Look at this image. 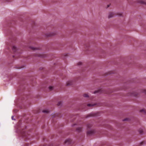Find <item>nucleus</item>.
<instances>
[{"instance_id": "nucleus-15", "label": "nucleus", "mask_w": 146, "mask_h": 146, "mask_svg": "<svg viewBox=\"0 0 146 146\" xmlns=\"http://www.w3.org/2000/svg\"><path fill=\"white\" fill-rule=\"evenodd\" d=\"M83 96L85 98H88L89 96L87 94H84Z\"/></svg>"}, {"instance_id": "nucleus-18", "label": "nucleus", "mask_w": 146, "mask_h": 146, "mask_svg": "<svg viewBox=\"0 0 146 146\" xmlns=\"http://www.w3.org/2000/svg\"><path fill=\"white\" fill-rule=\"evenodd\" d=\"M90 115L91 116H95L94 114L93 113H92L90 114Z\"/></svg>"}, {"instance_id": "nucleus-11", "label": "nucleus", "mask_w": 146, "mask_h": 146, "mask_svg": "<svg viewBox=\"0 0 146 146\" xmlns=\"http://www.w3.org/2000/svg\"><path fill=\"white\" fill-rule=\"evenodd\" d=\"M42 112H43L46 113H48L49 112V110H43Z\"/></svg>"}, {"instance_id": "nucleus-17", "label": "nucleus", "mask_w": 146, "mask_h": 146, "mask_svg": "<svg viewBox=\"0 0 146 146\" xmlns=\"http://www.w3.org/2000/svg\"><path fill=\"white\" fill-rule=\"evenodd\" d=\"M139 132L140 133L142 134L143 133V130H139Z\"/></svg>"}, {"instance_id": "nucleus-6", "label": "nucleus", "mask_w": 146, "mask_h": 146, "mask_svg": "<svg viewBox=\"0 0 146 146\" xmlns=\"http://www.w3.org/2000/svg\"><path fill=\"white\" fill-rule=\"evenodd\" d=\"M12 49L13 51L15 52L17 50V49L16 46L15 45H13L12 47Z\"/></svg>"}, {"instance_id": "nucleus-10", "label": "nucleus", "mask_w": 146, "mask_h": 146, "mask_svg": "<svg viewBox=\"0 0 146 146\" xmlns=\"http://www.w3.org/2000/svg\"><path fill=\"white\" fill-rule=\"evenodd\" d=\"M94 132V131L92 130H88L87 131V133L89 134H92Z\"/></svg>"}, {"instance_id": "nucleus-8", "label": "nucleus", "mask_w": 146, "mask_h": 146, "mask_svg": "<svg viewBox=\"0 0 146 146\" xmlns=\"http://www.w3.org/2000/svg\"><path fill=\"white\" fill-rule=\"evenodd\" d=\"M140 112L144 114H146V110L142 109L140 110Z\"/></svg>"}, {"instance_id": "nucleus-5", "label": "nucleus", "mask_w": 146, "mask_h": 146, "mask_svg": "<svg viewBox=\"0 0 146 146\" xmlns=\"http://www.w3.org/2000/svg\"><path fill=\"white\" fill-rule=\"evenodd\" d=\"M76 131L78 132H80L82 131V128L80 127H78L76 129Z\"/></svg>"}, {"instance_id": "nucleus-19", "label": "nucleus", "mask_w": 146, "mask_h": 146, "mask_svg": "<svg viewBox=\"0 0 146 146\" xmlns=\"http://www.w3.org/2000/svg\"><path fill=\"white\" fill-rule=\"evenodd\" d=\"M11 118H12V119L13 120H15V119L14 118V116H12Z\"/></svg>"}, {"instance_id": "nucleus-7", "label": "nucleus", "mask_w": 146, "mask_h": 146, "mask_svg": "<svg viewBox=\"0 0 146 146\" xmlns=\"http://www.w3.org/2000/svg\"><path fill=\"white\" fill-rule=\"evenodd\" d=\"M72 82L71 81H69L66 83V85L67 86L70 85L72 84Z\"/></svg>"}, {"instance_id": "nucleus-9", "label": "nucleus", "mask_w": 146, "mask_h": 146, "mask_svg": "<svg viewBox=\"0 0 146 146\" xmlns=\"http://www.w3.org/2000/svg\"><path fill=\"white\" fill-rule=\"evenodd\" d=\"M62 102L61 101H59L58 102L57 104V106H58L60 107L62 106Z\"/></svg>"}, {"instance_id": "nucleus-3", "label": "nucleus", "mask_w": 146, "mask_h": 146, "mask_svg": "<svg viewBox=\"0 0 146 146\" xmlns=\"http://www.w3.org/2000/svg\"><path fill=\"white\" fill-rule=\"evenodd\" d=\"M115 15L114 13L111 12L108 13V18L110 19L115 17Z\"/></svg>"}, {"instance_id": "nucleus-21", "label": "nucleus", "mask_w": 146, "mask_h": 146, "mask_svg": "<svg viewBox=\"0 0 146 146\" xmlns=\"http://www.w3.org/2000/svg\"><path fill=\"white\" fill-rule=\"evenodd\" d=\"M118 15H119V16H122V13H119V14H118Z\"/></svg>"}, {"instance_id": "nucleus-2", "label": "nucleus", "mask_w": 146, "mask_h": 146, "mask_svg": "<svg viewBox=\"0 0 146 146\" xmlns=\"http://www.w3.org/2000/svg\"><path fill=\"white\" fill-rule=\"evenodd\" d=\"M72 142V140L70 138L66 139L64 141V143L66 145H69Z\"/></svg>"}, {"instance_id": "nucleus-14", "label": "nucleus", "mask_w": 146, "mask_h": 146, "mask_svg": "<svg viewBox=\"0 0 146 146\" xmlns=\"http://www.w3.org/2000/svg\"><path fill=\"white\" fill-rule=\"evenodd\" d=\"M48 89L50 90H53L54 87L53 86H50L48 87Z\"/></svg>"}, {"instance_id": "nucleus-4", "label": "nucleus", "mask_w": 146, "mask_h": 146, "mask_svg": "<svg viewBox=\"0 0 146 146\" xmlns=\"http://www.w3.org/2000/svg\"><path fill=\"white\" fill-rule=\"evenodd\" d=\"M137 2L140 4L146 5V2L143 0H138Z\"/></svg>"}, {"instance_id": "nucleus-22", "label": "nucleus", "mask_w": 146, "mask_h": 146, "mask_svg": "<svg viewBox=\"0 0 146 146\" xmlns=\"http://www.w3.org/2000/svg\"><path fill=\"white\" fill-rule=\"evenodd\" d=\"M91 127V125H87V127H88L89 128L90 127Z\"/></svg>"}, {"instance_id": "nucleus-12", "label": "nucleus", "mask_w": 146, "mask_h": 146, "mask_svg": "<svg viewBox=\"0 0 146 146\" xmlns=\"http://www.w3.org/2000/svg\"><path fill=\"white\" fill-rule=\"evenodd\" d=\"M95 105V104H87V106L88 107H92Z\"/></svg>"}, {"instance_id": "nucleus-16", "label": "nucleus", "mask_w": 146, "mask_h": 146, "mask_svg": "<svg viewBox=\"0 0 146 146\" xmlns=\"http://www.w3.org/2000/svg\"><path fill=\"white\" fill-rule=\"evenodd\" d=\"M58 114L57 113H55L53 115V117H56L58 116Z\"/></svg>"}, {"instance_id": "nucleus-1", "label": "nucleus", "mask_w": 146, "mask_h": 146, "mask_svg": "<svg viewBox=\"0 0 146 146\" xmlns=\"http://www.w3.org/2000/svg\"><path fill=\"white\" fill-rule=\"evenodd\" d=\"M141 93H143L145 94H146V90H142L141 91L133 92L131 94V96H136L139 95Z\"/></svg>"}, {"instance_id": "nucleus-20", "label": "nucleus", "mask_w": 146, "mask_h": 146, "mask_svg": "<svg viewBox=\"0 0 146 146\" xmlns=\"http://www.w3.org/2000/svg\"><path fill=\"white\" fill-rule=\"evenodd\" d=\"M128 120V119L127 118H126V119H123V121H127Z\"/></svg>"}, {"instance_id": "nucleus-13", "label": "nucleus", "mask_w": 146, "mask_h": 146, "mask_svg": "<svg viewBox=\"0 0 146 146\" xmlns=\"http://www.w3.org/2000/svg\"><path fill=\"white\" fill-rule=\"evenodd\" d=\"M31 48L34 50H38V48L36 47H30Z\"/></svg>"}]
</instances>
